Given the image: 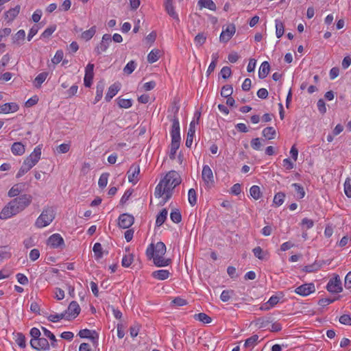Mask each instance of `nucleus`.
Returning a JSON list of instances; mask_svg holds the SVG:
<instances>
[{
  "instance_id": "864d4df0",
  "label": "nucleus",
  "mask_w": 351,
  "mask_h": 351,
  "mask_svg": "<svg viewBox=\"0 0 351 351\" xmlns=\"http://www.w3.org/2000/svg\"><path fill=\"white\" fill-rule=\"evenodd\" d=\"M285 194L283 193H278L274 195V204H275L277 206H281L285 200Z\"/></svg>"
},
{
  "instance_id": "a19ab883",
  "label": "nucleus",
  "mask_w": 351,
  "mask_h": 351,
  "mask_svg": "<svg viewBox=\"0 0 351 351\" xmlns=\"http://www.w3.org/2000/svg\"><path fill=\"white\" fill-rule=\"evenodd\" d=\"M117 104L121 108H129L132 106V100L119 97L117 99Z\"/></svg>"
},
{
  "instance_id": "4468645a",
  "label": "nucleus",
  "mask_w": 351,
  "mask_h": 351,
  "mask_svg": "<svg viewBox=\"0 0 351 351\" xmlns=\"http://www.w3.org/2000/svg\"><path fill=\"white\" fill-rule=\"evenodd\" d=\"M111 43V36L108 34H104L100 43L95 49V52L97 54H101V53L105 52L109 47Z\"/></svg>"
},
{
  "instance_id": "ddd939ff",
  "label": "nucleus",
  "mask_w": 351,
  "mask_h": 351,
  "mask_svg": "<svg viewBox=\"0 0 351 351\" xmlns=\"http://www.w3.org/2000/svg\"><path fill=\"white\" fill-rule=\"evenodd\" d=\"M30 344L34 349L37 350H48L50 348V344L45 337L32 339Z\"/></svg>"
},
{
  "instance_id": "5fc2aeb1",
  "label": "nucleus",
  "mask_w": 351,
  "mask_h": 351,
  "mask_svg": "<svg viewBox=\"0 0 351 351\" xmlns=\"http://www.w3.org/2000/svg\"><path fill=\"white\" fill-rule=\"evenodd\" d=\"M233 294L232 290H223L220 295V299L224 302H228Z\"/></svg>"
},
{
  "instance_id": "1a4fd4ad",
  "label": "nucleus",
  "mask_w": 351,
  "mask_h": 351,
  "mask_svg": "<svg viewBox=\"0 0 351 351\" xmlns=\"http://www.w3.org/2000/svg\"><path fill=\"white\" fill-rule=\"evenodd\" d=\"M47 245L53 249L62 248L64 246V241L60 234L55 233L48 238Z\"/></svg>"
},
{
  "instance_id": "052dcab7",
  "label": "nucleus",
  "mask_w": 351,
  "mask_h": 351,
  "mask_svg": "<svg viewBox=\"0 0 351 351\" xmlns=\"http://www.w3.org/2000/svg\"><path fill=\"white\" fill-rule=\"evenodd\" d=\"M344 193L348 197H351V179L349 178L344 182Z\"/></svg>"
},
{
  "instance_id": "cd10ccee",
  "label": "nucleus",
  "mask_w": 351,
  "mask_h": 351,
  "mask_svg": "<svg viewBox=\"0 0 351 351\" xmlns=\"http://www.w3.org/2000/svg\"><path fill=\"white\" fill-rule=\"evenodd\" d=\"M269 69H270V66H269V64L268 63V62H267V61L263 62L261 64L259 69H258L259 78L264 79L265 77H266L269 73Z\"/></svg>"
},
{
  "instance_id": "9d476101",
  "label": "nucleus",
  "mask_w": 351,
  "mask_h": 351,
  "mask_svg": "<svg viewBox=\"0 0 351 351\" xmlns=\"http://www.w3.org/2000/svg\"><path fill=\"white\" fill-rule=\"evenodd\" d=\"M315 286L314 283H305L298 287H296L294 290V292L302 297H306L311 293L315 292Z\"/></svg>"
},
{
  "instance_id": "0e129e2a",
  "label": "nucleus",
  "mask_w": 351,
  "mask_h": 351,
  "mask_svg": "<svg viewBox=\"0 0 351 351\" xmlns=\"http://www.w3.org/2000/svg\"><path fill=\"white\" fill-rule=\"evenodd\" d=\"M70 149V145L69 143H62L60 144L58 148V152L60 154H66L67 153Z\"/></svg>"
},
{
  "instance_id": "79ce46f5",
  "label": "nucleus",
  "mask_w": 351,
  "mask_h": 351,
  "mask_svg": "<svg viewBox=\"0 0 351 351\" xmlns=\"http://www.w3.org/2000/svg\"><path fill=\"white\" fill-rule=\"evenodd\" d=\"M103 248L99 243H95L93 247V251L96 259H100L103 256Z\"/></svg>"
},
{
  "instance_id": "a18cd8bd",
  "label": "nucleus",
  "mask_w": 351,
  "mask_h": 351,
  "mask_svg": "<svg viewBox=\"0 0 351 351\" xmlns=\"http://www.w3.org/2000/svg\"><path fill=\"white\" fill-rule=\"evenodd\" d=\"M170 218L171 220L176 223H180L182 220V215L179 210H172V211L170 213Z\"/></svg>"
},
{
  "instance_id": "f257e3e1",
  "label": "nucleus",
  "mask_w": 351,
  "mask_h": 351,
  "mask_svg": "<svg viewBox=\"0 0 351 351\" xmlns=\"http://www.w3.org/2000/svg\"><path fill=\"white\" fill-rule=\"evenodd\" d=\"M181 183V178L176 171H169L155 188L154 195L160 199L159 204L165 205L171 197L173 189Z\"/></svg>"
},
{
  "instance_id": "aec40b11",
  "label": "nucleus",
  "mask_w": 351,
  "mask_h": 351,
  "mask_svg": "<svg viewBox=\"0 0 351 351\" xmlns=\"http://www.w3.org/2000/svg\"><path fill=\"white\" fill-rule=\"evenodd\" d=\"M26 33L23 29H19L12 36V43L16 46H21L25 40Z\"/></svg>"
},
{
  "instance_id": "5701e85b",
  "label": "nucleus",
  "mask_w": 351,
  "mask_h": 351,
  "mask_svg": "<svg viewBox=\"0 0 351 351\" xmlns=\"http://www.w3.org/2000/svg\"><path fill=\"white\" fill-rule=\"evenodd\" d=\"M121 84L119 83H114L108 89L107 93L105 96L106 101H110L120 90Z\"/></svg>"
},
{
  "instance_id": "8fccbe9b",
  "label": "nucleus",
  "mask_w": 351,
  "mask_h": 351,
  "mask_svg": "<svg viewBox=\"0 0 351 351\" xmlns=\"http://www.w3.org/2000/svg\"><path fill=\"white\" fill-rule=\"evenodd\" d=\"M321 268V265L317 263H314L313 264L306 265L303 270L307 273H311L318 271Z\"/></svg>"
},
{
  "instance_id": "bb28decb",
  "label": "nucleus",
  "mask_w": 351,
  "mask_h": 351,
  "mask_svg": "<svg viewBox=\"0 0 351 351\" xmlns=\"http://www.w3.org/2000/svg\"><path fill=\"white\" fill-rule=\"evenodd\" d=\"M161 51L158 49H153L147 55V61L149 63H154L158 61L161 56Z\"/></svg>"
},
{
  "instance_id": "37998d69",
  "label": "nucleus",
  "mask_w": 351,
  "mask_h": 351,
  "mask_svg": "<svg viewBox=\"0 0 351 351\" xmlns=\"http://www.w3.org/2000/svg\"><path fill=\"white\" fill-rule=\"evenodd\" d=\"M109 176V173H101L98 180V185L100 188L104 189L107 186Z\"/></svg>"
},
{
  "instance_id": "72a5a7b5",
  "label": "nucleus",
  "mask_w": 351,
  "mask_h": 351,
  "mask_svg": "<svg viewBox=\"0 0 351 351\" xmlns=\"http://www.w3.org/2000/svg\"><path fill=\"white\" fill-rule=\"evenodd\" d=\"M48 76L47 72H43L39 73L34 79V84L36 88L41 86L42 84L46 80Z\"/></svg>"
},
{
  "instance_id": "58836bf2",
  "label": "nucleus",
  "mask_w": 351,
  "mask_h": 351,
  "mask_svg": "<svg viewBox=\"0 0 351 351\" xmlns=\"http://www.w3.org/2000/svg\"><path fill=\"white\" fill-rule=\"evenodd\" d=\"M193 317L195 320L199 321L204 324H210L212 322L211 317L204 313L195 314Z\"/></svg>"
},
{
  "instance_id": "4d7b16f0",
  "label": "nucleus",
  "mask_w": 351,
  "mask_h": 351,
  "mask_svg": "<svg viewBox=\"0 0 351 351\" xmlns=\"http://www.w3.org/2000/svg\"><path fill=\"white\" fill-rule=\"evenodd\" d=\"M66 314L64 313H55L51 314L48 316V319L51 322H58L62 319H65Z\"/></svg>"
},
{
  "instance_id": "393cba45",
  "label": "nucleus",
  "mask_w": 351,
  "mask_h": 351,
  "mask_svg": "<svg viewBox=\"0 0 351 351\" xmlns=\"http://www.w3.org/2000/svg\"><path fill=\"white\" fill-rule=\"evenodd\" d=\"M11 152L14 156H22L25 152V146L21 142L14 143L11 147Z\"/></svg>"
},
{
  "instance_id": "09e8293b",
  "label": "nucleus",
  "mask_w": 351,
  "mask_h": 351,
  "mask_svg": "<svg viewBox=\"0 0 351 351\" xmlns=\"http://www.w3.org/2000/svg\"><path fill=\"white\" fill-rule=\"evenodd\" d=\"M21 191V186L19 184L14 185L8 191V196L14 197L19 195Z\"/></svg>"
},
{
  "instance_id": "a211bd4d",
  "label": "nucleus",
  "mask_w": 351,
  "mask_h": 351,
  "mask_svg": "<svg viewBox=\"0 0 351 351\" xmlns=\"http://www.w3.org/2000/svg\"><path fill=\"white\" fill-rule=\"evenodd\" d=\"M119 226L125 229L130 228L134 223V217L132 215L124 213L119 217Z\"/></svg>"
},
{
  "instance_id": "6ab92c4d",
  "label": "nucleus",
  "mask_w": 351,
  "mask_h": 351,
  "mask_svg": "<svg viewBox=\"0 0 351 351\" xmlns=\"http://www.w3.org/2000/svg\"><path fill=\"white\" fill-rule=\"evenodd\" d=\"M19 109V105L15 102L5 103L0 105V114H9L17 112Z\"/></svg>"
},
{
  "instance_id": "603ef678",
  "label": "nucleus",
  "mask_w": 351,
  "mask_h": 351,
  "mask_svg": "<svg viewBox=\"0 0 351 351\" xmlns=\"http://www.w3.org/2000/svg\"><path fill=\"white\" fill-rule=\"evenodd\" d=\"M195 131H192L191 129L188 130L186 143H185V145L187 147H191V145L193 144V138L195 136Z\"/></svg>"
},
{
  "instance_id": "4be33fe9",
  "label": "nucleus",
  "mask_w": 351,
  "mask_h": 351,
  "mask_svg": "<svg viewBox=\"0 0 351 351\" xmlns=\"http://www.w3.org/2000/svg\"><path fill=\"white\" fill-rule=\"evenodd\" d=\"M280 298L274 295L269 298L268 301L261 304L260 309L262 311H268L274 307L280 301Z\"/></svg>"
},
{
  "instance_id": "f3484780",
  "label": "nucleus",
  "mask_w": 351,
  "mask_h": 351,
  "mask_svg": "<svg viewBox=\"0 0 351 351\" xmlns=\"http://www.w3.org/2000/svg\"><path fill=\"white\" fill-rule=\"evenodd\" d=\"M21 6L16 5L14 8H10L8 10L5 12L3 16L7 23H11L16 18L20 13Z\"/></svg>"
},
{
  "instance_id": "bf43d9fd",
  "label": "nucleus",
  "mask_w": 351,
  "mask_h": 351,
  "mask_svg": "<svg viewBox=\"0 0 351 351\" xmlns=\"http://www.w3.org/2000/svg\"><path fill=\"white\" fill-rule=\"evenodd\" d=\"M232 87L230 85L223 86L221 90V95L223 97H228L232 94Z\"/></svg>"
},
{
  "instance_id": "c756f323",
  "label": "nucleus",
  "mask_w": 351,
  "mask_h": 351,
  "mask_svg": "<svg viewBox=\"0 0 351 351\" xmlns=\"http://www.w3.org/2000/svg\"><path fill=\"white\" fill-rule=\"evenodd\" d=\"M276 25V35L278 38H280L282 36L285 32V27L282 21L278 19L275 20Z\"/></svg>"
},
{
  "instance_id": "13d9d810",
  "label": "nucleus",
  "mask_w": 351,
  "mask_h": 351,
  "mask_svg": "<svg viewBox=\"0 0 351 351\" xmlns=\"http://www.w3.org/2000/svg\"><path fill=\"white\" fill-rule=\"evenodd\" d=\"M64 57V53L62 50H58L53 58L51 59V62L54 64H57L60 63Z\"/></svg>"
},
{
  "instance_id": "b1692460",
  "label": "nucleus",
  "mask_w": 351,
  "mask_h": 351,
  "mask_svg": "<svg viewBox=\"0 0 351 351\" xmlns=\"http://www.w3.org/2000/svg\"><path fill=\"white\" fill-rule=\"evenodd\" d=\"M171 274L167 269H159L152 272V276L158 280H165L169 278Z\"/></svg>"
},
{
  "instance_id": "473e14b6",
  "label": "nucleus",
  "mask_w": 351,
  "mask_h": 351,
  "mask_svg": "<svg viewBox=\"0 0 351 351\" xmlns=\"http://www.w3.org/2000/svg\"><path fill=\"white\" fill-rule=\"evenodd\" d=\"M263 136L268 139L271 140L275 138L276 132V130L273 127H267L263 130Z\"/></svg>"
},
{
  "instance_id": "e2e57ef3",
  "label": "nucleus",
  "mask_w": 351,
  "mask_h": 351,
  "mask_svg": "<svg viewBox=\"0 0 351 351\" xmlns=\"http://www.w3.org/2000/svg\"><path fill=\"white\" fill-rule=\"evenodd\" d=\"M251 146L255 150H260L262 146L261 139L259 138H253L251 141Z\"/></svg>"
},
{
  "instance_id": "680f3d73",
  "label": "nucleus",
  "mask_w": 351,
  "mask_h": 351,
  "mask_svg": "<svg viewBox=\"0 0 351 351\" xmlns=\"http://www.w3.org/2000/svg\"><path fill=\"white\" fill-rule=\"evenodd\" d=\"M294 161H291L290 158H285L282 160V165L286 170H291L294 168L295 164Z\"/></svg>"
},
{
  "instance_id": "20e7f679",
  "label": "nucleus",
  "mask_w": 351,
  "mask_h": 351,
  "mask_svg": "<svg viewBox=\"0 0 351 351\" xmlns=\"http://www.w3.org/2000/svg\"><path fill=\"white\" fill-rule=\"evenodd\" d=\"M171 122L172 125L170 131L171 142L170 146L169 158L173 160L175 158L176 152L180 147L181 137L180 122L178 118L174 117L171 119Z\"/></svg>"
},
{
  "instance_id": "69168bd1",
  "label": "nucleus",
  "mask_w": 351,
  "mask_h": 351,
  "mask_svg": "<svg viewBox=\"0 0 351 351\" xmlns=\"http://www.w3.org/2000/svg\"><path fill=\"white\" fill-rule=\"evenodd\" d=\"M38 29H39V28H38V25H34L30 28V29L28 32V34H27V40L28 41H30L33 38V37L38 33Z\"/></svg>"
},
{
  "instance_id": "2f4dec72",
  "label": "nucleus",
  "mask_w": 351,
  "mask_h": 351,
  "mask_svg": "<svg viewBox=\"0 0 351 351\" xmlns=\"http://www.w3.org/2000/svg\"><path fill=\"white\" fill-rule=\"evenodd\" d=\"M258 336L257 335H253L250 337L247 338L244 343V346L246 348H253L258 343Z\"/></svg>"
},
{
  "instance_id": "f03ea898",
  "label": "nucleus",
  "mask_w": 351,
  "mask_h": 351,
  "mask_svg": "<svg viewBox=\"0 0 351 351\" xmlns=\"http://www.w3.org/2000/svg\"><path fill=\"white\" fill-rule=\"evenodd\" d=\"M32 200V196L27 194L14 198L3 207L0 212V219L6 220L16 215L25 210L31 204Z\"/></svg>"
},
{
  "instance_id": "2eb2a0df",
  "label": "nucleus",
  "mask_w": 351,
  "mask_h": 351,
  "mask_svg": "<svg viewBox=\"0 0 351 351\" xmlns=\"http://www.w3.org/2000/svg\"><path fill=\"white\" fill-rule=\"evenodd\" d=\"M80 312V308L77 302H71L69 305L67 311L64 313L66 314V319H71L76 317Z\"/></svg>"
},
{
  "instance_id": "dca6fc26",
  "label": "nucleus",
  "mask_w": 351,
  "mask_h": 351,
  "mask_svg": "<svg viewBox=\"0 0 351 351\" xmlns=\"http://www.w3.org/2000/svg\"><path fill=\"white\" fill-rule=\"evenodd\" d=\"M94 77V64L88 63L85 68L84 84L86 87H90Z\"/></svg>"
},
{
  "instance_id": "423d86ee",
  "label": "nucleus",
  "mask_w": 351,
  "mask_h": 351,
  "mask_svg": "<svg viewBox=\"0 0 351 351\" xmlns=\"http://www.w3.org/2000/svg\"><path fill=\"white\" fill-rule=\"evenodd\" d=\"M42 154V145L36 146L33 152L24 160L23 164L31 169L34 167L40 159Z\"/></svg>"
},
{
  "instance_id": "a878e982",
  "label": "nucleus",
  "mask_w": 351,
  "mask_h": 351,
  "mask_svg": "<svg viewBox=\"0 0 351 351\" xmlns=\"http://www.w3.org/2000/svg\"><path fill=\"white\" fill-rule=\"evenodd\" d=\"M197 5L200 9L207 8L212 11H215L217 9L216 5L213 0H199Z\"/></svg>"
},
{
  "instance_id": "3c124183",
  "label": "nucleus",
  "mask_w": 351,
  "mask_h": 351,
  "mask_svg": "<svg viewBox=\"0 0 351 351\" xmlns=\"http://www.w3.org/2000/svg\"><path fill=\"white\" fill-rule=\"evenodd\" d=\"M15 341L20 348H24L25 347V337L22 333H17L16 335Z\"/></svg>"
},
{
  "instance_id": "39448f33",
  "label": "nucleus",
  "mask_w": 351,
  "mask_h": 351,
  "mask_svg": "<svg viewBox=\"0 0 351 351\" xmlns=\"http://www.w3.org/2000/svg\"><path fill=\"white\" fill-rule=\"evenodd\" d=\"M55 213L52 208H47L37 218L35 226L38 228H43L49 226L54 219Z\"/></svg>"
},
{
  "instance_id": "6e6d98bb",
  "label": "nucleus",
  "mask_w": 351,
  "mask_h": 351,
  "mask_svg": "<svg viewBox=\"0 0 351 351\" xmlns=\"http://www.w3.org/2000/svg\"><path fill=\"white\" fill-rule=\"evenodd\" d=\"M292 186L295 189V191L297 192L298 197L299 199H302L305 196V191L300 184L298 183H293L292 184Z\"/></svg>"
},
{
  "instance_id": "412c9836",
  "label": "nucleus",
  "mask_w": 351,
  "mask_h": 351,
  "mask_svg": "<svg viewBox=\"0 0 351 351\" xmlns=\"http://www.w3.org/2000/svg\"><path fill=\"white\" fill-rule=\"evenodd\" d=\"M165 8L168 14L175 21H176L177 23H179L180 19L178 14L174 9L172 0H165Z\"/></svg>"
},
{
  "instance_id": "4c0bfd02",
  "label": "nucleus",
  "mask_w": 351,
  "mask_h": 351,
  "mask_svg": "<svg viewBox=\"0 0 351 351\" xmlns=\"http://www.w3.org/2000/svg\"><path fill=\"white\" fill-rule=\"evenodd\" d=\"M104 86H105L104 83H103V82H99L97 84V87H96V95L95 97L94 104L97 103L98 101H99L101 99V98L103 97V92L104 90Z\"/></svg>"
},
{
  "instance_id": "c85d7f7f",
  "label": "nucleus",
  "mask_w": 351,
  "mask_h": 351,
  "mask_svg": "<svg viewBox=\"0 0 351 351\" xmlns=\"http://www.w3.org/2000/svg\"><path fill=\"white\" fill-rule=\"evenodd\" d=\"M168 215V210L166 208L162 209L157 215L156 220V225L161 226L167 219Z\"/></svg>"
},
{
  "instance_id": "f8f14e48",
  "label": "nucleus",
  "mask_w": 351,
  "mask_h": 351,
  "mask_svg": "<svg viewBox=\"0 0 351 351\" xmlns=\"http://www.w3.org/2000/svg\"><path fill=\"white\" fill-rule=\"evenodd\" d=\"M140 165L136 163L132 164L127 172L128 182L133 185L136 184L139 180Z\"/></svg>"
},
{
  "instance_id": "c03bdc74",
  "label": "nucleus",
  "mask_w": 351,
  "mask_h": 351,
  "mask_svg": "<svg viewBox=\"0 0 351 351\" xmlns=\"http://www.w3.org/2000/svg\"><path fill=\"white\" fill-rule=\"evenodd\" d=\"M134 261L133 255L128 253L123 256L121 261L122 266L124 267H129Z\"/></svg>"
},
{
  "instance_id": "774afa93",
  "label": "nucleus",
  "mask_w": 351,
  "mask_h": 351,
  "mask_svg": "<svg viewBox=\"0 0 351 351\" xmlns=\"http://www.w3.org/2000/svg\"><path fill=\"white\" fill-rule=\"evenodd\" d=\"M339 322L344 325L351 326V317L348 315H343L339 317Z\"/></svg>"
},
{
  "instance_id": "7c9ffc66",
  "label": "nucleus",
  "mask_w": 351,
  "mask_h": 351,
  "mask_svg": "<svg viewBox=\"0 0 351 351\" xmlns=\"http://www.w3.org/2000/svg\"><path fill=\"white\" fill-rule=\"evenodd\" d=\"M207 35L204 32L199 33L194 38V43L197 47H202L206 40Z\"/></svg>"
},
{
  "instance_id": "e433bc0d",
  "label": "nucleus",
  "mask_w": 351,
  "mask_h": 351,
  "mask_svg": "<svg viewBox=\"0 0 351 351\" xmlns=\"http://www.w3.org/2000/svg\"><path fill=\"white\" fill-rule=\"evenodd\" d=\"M96 33V27L93 26L90 29L83 32L82 33L81 37L82 39L88 41L90 40Z\"/></svg>"
},
{
  "instance_id": "ea45409f",
  "label": "nucleus",
  "mask_w": 351,
  "mask_h": 351,
  "mask_svg": "<svg viewBox=\"0 0 351 351\" xmlns=\"http://www.w3.org/2000/svg\"><path fill=\"white\" fill-rule=\"evenodd\" d=\"M197 193L195 189H190L188 191V201L191 206L197 204Z\"/></svg>"
},
{
  "instance_id": "0eeeda50",
  "label": "nucleus",
  "mask_w": 351,
  "mask_h": 351,
  "mask_svg": "<svg viewBox=\"0 0 351 351\" xmlns=\"http://www.w3.org/2000/svg\"><path fill=\"white\" fill-rule=\"evenodd\" d=\"M326 289L332 293H339L343 291L341 281L339 275L335 274L329 280L326 285Z\"/></svg>"
},
{
  "instance_id": "de8ad7c7",
  "label": "nucleus",
  "mask_w": 351,
  "mask_h": 351,
  "mask_svg": "<svg viewBox=\"0 0 351 351\" xmlns=\"http://www.w3.org/2000/svg\"><path fill=\"white\" fill-rule=\"evenodd\" d=\"M136 67V62L133 60H131L129 62H128L127 64L123 68V72L127 75H130L135 70Z\"/></svg>"
},
{
  "instance_id": "7ed1b4c3",
  "label": "nucleus",
  "mask_w": 351,
  "mask_h": 351,
  "mask_svg": "<svg viewBox=\"0 0 351 351\" xmlns=\"http://www.w3.org/2000/svg\"><path fill=\"white\" fill-rule=\"evenodd\" d=\"M167 248L163 242L158 241L156 243H151L146 250V256L149 260H152L156 267H162L170 265L171 259L165 257Z\"/></svg>"
},
{
  "instance_id": "c9c22d12",
  "label": "nucleus",
  "mask_w": 351,
  "mask_h": 351,
  "mask_svg": "<svg viewBox=\"0 0 351 351\" xmlns=\"http://www.w3.org/2000/svg\"><path fill=\"white\" fill-rule=\"evenodd\" d=\"M252 252L254 253V255L259 260L263 261L267 258L268 253L265 251H263L262 248L259 246L254 247Z\"/></svg>"
},
{
  "instance_id": "338daca9",
  "label": "nucleus",
  "mask_w": 351,
  "mask_h": 351,
  "mask_svg": "<svg viewBox=\"0 0 351 351\" xmlns=\"http://www.w3.org/2000/svg\"><path fill=\"white\" fill-rule=\"evenodd\" d=\"M156 38V33L155 32H152L145 37V41L149 46H151L155 42Z\"/></svg>"
},
{
  "instance_id": "6e6552de",
  "label": "nucleus",
  "mask_w": 351,
  "mask_h": 351,
  "mask_svg": "<svg viewBox=\"0 0 351 351\" xmlns=\"http://www.w3.org/2000/svg\"><path fill=\"white\" fill-rule=\"evenodd\" d=\"M202 178L204 181L205 186L207 188H211L212 186H214V175L211 168L207 165H203L202 171Z\"/></svg>"
},
{
  "instance_id": "9b49d317",
  "label": "nucleus",
  "mask_w": 351,
  "mask_h": 351,
  "mask_svg": "<svg viewBox=\"0 0 351 351\" xmlns=\"http://www.w3.org/2000/svg\"><path fill=\"white\" fill-rule=\"evenodd\" d=\"M236 32L235 25L230 24L226 27H223L222 32L219 36V40L221 43H228Z\"/></svg>"
},
{
  "instance_id": "f704fd0d",
  "label": "nucleus",
  "mask_w": 351,
  "mask_h": 351,
  "mask_svg": "<svg viewBox=\"0 0 351 351\" xmlns=\"http://www.w3.org/2000/svg\"><path fill=\"white\" fill-rule=\"evenodd\" d=\"M250 195L254 199H259L262 195L260 187L257 185L252 186L250 189Z\"/></svg>"
},
{
  "instance_id": "49530a36",
  "label": "nucleus",
  "mask_w": 351,
  "mask_h": 351,
  "mask_svg": "<svg viewBox=\"0 0 351 351\" xmlns=\"http://www.w3.org/2000/svg\"><path fill=\"white\" fill-rule=\"evenodd\" d=\"M56 25H51L45 29V31L40 35L41 38H47L52 35V34L56 30Z\"/></svg>"
}]
</instances>
